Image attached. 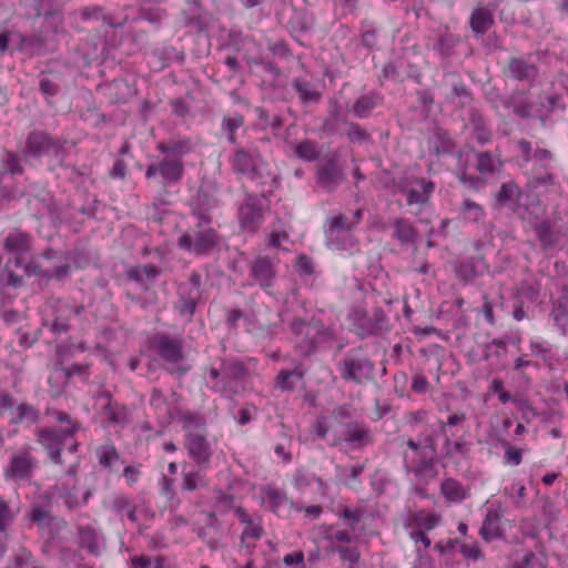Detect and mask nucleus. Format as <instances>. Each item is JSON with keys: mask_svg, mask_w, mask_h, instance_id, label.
Returning a JSON list of instances; mask_svg holds the SVG:
<instances>
[{"mask_svg": "<svg viewBox=\"0 0 568 568\" xmlns=\"http://www.w3.org/2000/svg\"><path fill=\"white\" fill-rule=\"evenodd\" d=\"M337 551L341 559L349 562L351 565L357 562L359 559V554L355 548H339Z\"/></svg>", "mask_w": 568, "mask_h": 568, "instance_id": "nucleus-59", "label": "nucleus"}, {"mask_svg": "<svg viewBox=\"0 0 568 568\" xmlns=\"http://www.w3.org/2000/svg\"><path fill=\"white\" fill-rule=\"evenodd\" d=\"M112 507L120 516H125L131 523H138L136 507L126 497H115Z\"/></svg>", "mask_w": 568, "mask_h": 568, "instance_id": "nucleus-31", "label": "nucleus"}, {"mask_svg": "<svg viewBox=\"0 0 568 568\" xmlns=\"http://www.w3.org/2000/svg\"><path fill=\"white\" fill-rule=\"evenodd\" d=\"M342 518L345 520L347 529H341L334 526L326 525H323L318 528L320 532L323 535L325 539H327L331 542V545H334L335 542H352V531L355 529V526L359 521L361 516L358 511H352L346 508L342 514Z\"/></svg>", "mask_w": 568, "mask_h": 568, "instance_id": "nucleus-8", "label": "nucleus"}, {"mask_svg": "<svg viewBox=\"0 0 568 568\" xmlns=\"http://www.w3.org/2000/svg\"><path fill=\"white\" fill-rule=\"evenodd\" d=\"M493 14L488 9L477 8L470 16V28L476 34L486 33L493 26Z\"/></svg>", "mask_w": 568, "mask_h": 568, "instance_id": "nucleus-24", "label": "nucleus"}, {"mask_svg": "<svg viewBox=\"0 0 568 568\" xmlns=\"http://www.w3.org/2000/svg\"><path fill=\"white\" fill-rule=\"evenodd\" d=\"M518 409L523 413V417L527 420L535 417L537 414L535 409L526 400H515Z\"/></svg>", "mask_w": 568, "mask_h": 568, "instance_id": "nucleus-61", "label": "nucleus"}, {"mask_svg": "<svg viewBox=\"0 0 568 568\" xmlns=\"http://www.w3.org/2000/svg\"><path fill=\"white\" fill-rule=\"evenodd\" d=\"M53 497L63 499L64 505L72 509L85 504L90 497V491L84 490L79 495L74 474L69 471L54 485Z\"/></svg>", "mask_w": 568, "mask_h": 568, "instance_id": "nucleus-4", "label": "nucleus"}, {"mask_svg": "<svg viewBox=\"0 0 568 568\" xmlns=\"http://www.w3.org/2000/svg\"><path fill=\"white\" fill-rule=\"evenodd\" d=\"M80 546L87 549L93 556H100L103 551L104 544L102 537L92 528L85 527L80 529Z\"/></svg>", "mask_w": 568, "mask_h": 568, "instance_id": "nucleus-20", "label": "nucleus"}, {"mask_svg": "<svg viewBox=\"0 0 568 568\" xmlns=\"http://www.w3.org/2000/svg\"><path fill=\"white\" fill-rule=\"evenodd\" d=\"M374 316H375V323L369 324V326L367 327V331L369 333H374L375 331L382 329L386 323V318L382 311H376Z\"/></svg>", "mask_w": 568, "mask_h": 568, "instance_id": "nucleus-62", "label": "nucleus"}, {"mask_svg": "<svg viewBox=\"0 0 568 568\" xmlns=\"http://www.w3.org/2000/svg\"><path fill=\"white\" fill-rule=\"evenodd\" d=\"M294 155L305 162H313L318 159L320 151L315 142L303 140L292 144Z\"/></svg>", "mask_w": 568, "mask_h": 568, "instance_id": "nucleus-25", "label": "nucleus"}, {"mask_svg": "<svg viewBox=\"0 0 568 568\" xmlns=\"http://www.w3.org/2000/svg\"><path fill=\"white\" fill-rule=\"evenodd\" d=\"M186 432L185 446L189 455L199 466H205L211 457V452L204 436V424L197 417L186 416L184 418Z\"/></svg>", "mask_w": 568, "mask_h": 568, "instance_id": "nucleus-3", "label": "nucleus"}, {"mask_svg": "<svg viewBox=\"0 0 568 568\" xmlns=\"http://www.w3.org/2000/svg\"><path fill=\"white\" fill-rule=\"evenodd\" d=\"M3 246L8 253L19 257L29 250V237L18 230L12 231L6 236Z\"/></svg>", "mask_w": 568, "mask_h": 568, "instance_id": "nucleus-21", "label": "nucleus"}, {"mask_svg": "<svg viewBox=\"0 0 568 568\" xmlns=\"http://www.w3.org/2000/svg\"><path fill=\"white\" fill-rule=\"evenodd\" d=\"M505 463L509 466H518L521 463V450L508 444H505Z\"/></svg>", "mask_w": 568, "mask_h": 568, "instance_id": "nucleus-49", "label": "nucleus"}, {"mask_svg": "<svg viewBox=\"0 0 568 568\" xmlns=\"http://www.w3.org/2000/svg\"><path fill=\"white\" fill-rule=\"evenodd\" d=\"M373 106L374 103L369 97H361L355 101L353 110L356 116L365 118L368 114V112L373 109Z\"/></svg>", "mask_w": 568, "mask_h": 568, "instance_id": "nucleus-46", "label": "nucleus"}, {"mask_svg": "<svg viewBox=\"0 0 568 568\" xmlns=\"http://www.w3.org/2000/svg\"><path fill=\"white\" fill-rule=\"evenodd\" d=\"M554 321L564 331L568 329V311L565 307H557L554 312Z\"/></svg>", "mask_w": 568, "mask_h": 568, "instance_id": "nucleus-55", "label": "nucleus"}, {"mask_svg": "<svg viewBox=\"0 0 568 568\" xmlns=\"http://www.w3.org/2000/svg\"><path fill=\"white\" fill-rule=\"evenodd\" d=\"M160 175L164 180V184L176 183L181 180L183 173V165L179 159H169L166 156L159 163Z\"/></svg>", "mask_w": 568, "mask_h": 568, "instance_id": "nucleus-22", "label": "nucleus"}, {"mask_svg": "<svg viewBox=\"0 0 568 568\" xmlns=\"http://www.w3.org/2000/svg\"><path fill=\"white\" fill-rule=\"evenodd\" d=\"M61 315L57 316L52 322V329L58 333L65 332L68 328V320L73 314V310L65 304H59Z\"/></svg>", "mask_w": 568, "mask_h": 568, "instance_id": "nucleus-39", "label": "nucleus"}, {"mask_svg": "<svg viewBox=\"0 0 568 568\" xmlns=\"http://www.w3.org/2000/svg\"><path fill=\"white\" fill-rule=\"evenodd\" d=\"M59 148L50 139V136L43 132H32L28 135L26 154L30 156H41L47 154H58Z\"/></svg>", "mask_w": 568, "mask_h": 568, "instance_id": "nucleus-11", "label": "nucleus"}, {"mask_svg": "<svg viewBox=\"0 0 568 568\" xmlns=\"http://www.w3.org/2000/svg\"><path fill=\"white\" fill-rule=\"evenodd\" d=\"M159 274V270L153 265H139L133 267L129 275L135 281H142L144 278H153Z\"/></svg>", "mask_w": 568, "mask_h": 568, "instance_id": "nucleus-44", "label": "nucleus"}, {"mask_svg": "<svg viewBox=\"0 0 568 568\" xmlns=\"http://www.w3.org/2000/svg\"><path fill=\"white\" fill-rule=\"evenodd\" d=\"M521 197L519 187L514 182L504 183L496 194V202L499 206L515 210Z\"/></svg>", "mask_w": 568, "mask_h": 568, "instance_id": "nucleus-18", "label": "nucleus"}, {"mask_svg": "<svg viewBox=\"0 0 568 568\" xmlns=\"http://www.w3.org/2000/svg\"><path fill=\"white\" fill-rule=\"evenodd\" d=\"M105 414L108 419L112 423L123 424L128 422V412L124 407L115 410L112 406H108Z\"/></svg>", "mask_w": 568, "mask_h": 568, "instance_id": "nucleus-53", "label": "nucleus"}, {"mask_svg": "<svg viewBox=\"0 0 568 568\" xmlns=\"http://www.w3.org/2000/svg\"><path fill=\"white\" fill-rule=\"evenodd\" d=\"M407 446L420 455V463L416 466L415 471L417 474L425 473L426 476L434 478L435 471L433 469L434 452L430 447H420L416 442L409 439Z\"/></svg>", "mask_w": 568, "mask_h": 568, "instance_id": "nucleus-19", "label": "nucleus"}, {"mask_svg": "<svg viewBox=\"0 0 568 568\" xmlns=\"http://www.w3.org/2000/svg\"><path fill=\"white\" fill-rule=\"evenodd\" d=\"M248 272L252 281L250 284L257 285L264 292L271 294L277 277L274 263L267 257L258 256L250 262Z\"/></svg>", "mask_w": 568, "mask_h": 568, "instance_id": "nucleus-5", "label": "nucleus"}, {"mask_svg": "<svg viewBox=\"0 0 568 568\" xmlns=\"http://www.w3.org/2000/svg\"><path fill=\"white\" fill-rule=\"evenodd\" d=\"M463 213L466 219L473 222H478L484 219L481 206L468 199L463 202Z\"/></svg>", "mask_w": 568, "mask_h": 568, "instance_id": "nucleus-42", "label": "nucleus"}, {"mask_svg": "<svg viewBox=\"0 0 568 568\" xmlns=\"http://www.w3.org/2000/svg\"><path fill=\"white\" fill-rule=\"evenodd\" d=\"M36 467L37 460L29 450H18L11 455L3 474L13 481L26 480L31 477Z\"/></svg>", "mask_w": 568, "mask_h": 568, "instance_id": "nucleus-6", "label": "nucleus"}, {"mask_svg": "<svg viewBox=\"0 0 568 568\" xmlns=\"http://www.w3.org/2000/svg\"><path fill=\"white\" fill-rule=\"evenodd\" d=\"M442 516L436 513H427L424 510L416 511L412 516L413 523L420 529L432 530L440 523Z\"/></svg>", "mask_w": 568, "mask_h": 568, "instance_id": "nucleus-29", "label": "nucleus"}, {"mask_svg": "<svg viewBox=\"0 0 568 568\" xmlns=\"http://www.w3.org/2000/svg\"><path fill=\"white\" fill-rule=\"evenodd\" d=\"M2 168L6 172L9 173H20L21 166L17 156L13 153L6 152L2 155Z\"/></svg>", "mask_w": 568, "mask_h": 568, "instance_id": "nucleus-51", "label": "nucleus"}, {"mask_svg": "<svg viewBox=\"0 0 568 568\" xmlns=\"http://www.w3.org/2000/svg\"><path fill=\"white\" fill-rule=\"evenodd\" d=\"M195 219V229H191L179 236V247L195 255L207 254L217 245L216 233L210 226V221L205 215L197 214Z\"/></svg>", "mask_w": 568, "mask_h": 568, "instance_id": "nucleus-1", "label": "nucleus"}, {"mask_svg": "<svg viewBox=\"0 0 568 568\" xmlns=\"http://www.w3.org/2000/svg\"><path fill=\"white\" fill-rule=\"evenodd\" d=\"M132 568H163L159 561H152L149 557L140 556L132 559Z\"/></svg>", "mask_w": 568, "mask_h": 568, "instance_id": "nucleus-57", "label": "nucleus"}, {"mask_svg": "<svg viewBox=\"0 0 568 568\" xmlns=\"http://www.w3.org/2000/svg\"><path fill=\"white\" fill-rule=\"evenodd\" d=\"M514 112L520 118H528L534 113L532 103L524 100L521 97L515 99Z\"/></svg>", "mask_w": 568, "mask_h": 568, "instance_id": "nucleus-48", "label": "nucleus"}, {"mask_svg": "<svg viewBox=\"0 0 568 568\" xmlns=\"http://www.w3.org/2000/svg\"><path fill=\"white\" fill-rule=\"evenodd\" d=\"M298 378H301V375L295 371H281L276 378V386L283 390H291L295 386L294 381Z\"/></svg>", "mask_w": 568, "mask_h": 568, "instance_id": "nucleus-41", "label": "nucleus"}, {"mask_svg": "<svg viewBox=\"0 0 568 568\" xmlns=\"http://www.w3.org/2000/svg\"><path fill=\"white\" fill-rule=\"evenodd\" d=\"M440 493L448 503H460L467 497V489L459 481L452 478L442 483Z\"/></svg>", "mask_w": 568, "mask_h": 568, "instance_id": "nucleus-23", "label": "nucleus"}, {"mask_svg": "<svg viewBox=\"0 0 568 568\" xmlns=\"http://www.w3.org/2000/svg\"><path fill=\"white\" fill-rule=\"evenodd\" d=\"M508 70L510 74L518 80H529L536 74L535 67L520 59H511L508 64Z\"/></svg>", "mask_w": 568, "mask_h": 568, "instance_id": "nucleus-28", "label": "nucleus"}, {"mask_svg": "<svg viewBox=\"0 0 568 568\" xmlns=\"http://www.w3.org/2000/svg\"><path fill=\"white\" fill-rule=\"evenodd\" d=\"M344 180L345 174L333 160L317 168L316 183L326 191L335 190Z\"/></svg>", "mask_w": 568, "mask_h": 568, "instance_id": "nucleus-10", "label": "nucleus"}, {"mask_svg": "<svg viewBox=\"0 0 568 568\" xmlns=\"http://www.w3.org/2000/svg\"><path fill=\"white\" fill-rule=\"evenodd\" d=\"M262 499L265 506L280 517L288 516L293 506L285 495L271 487L262 490Z\"/></svg>", "mask_w": 568, "mask_h": 568, "instance_id": "nucleus-14", "label": "nucleus"}, {"mask_svg": "<svg viewBox=\"0 0 568 568\" xmlns=\"http://www.w3.org/2000/svg\"><path fill=\"white\" fill-rule=\"evenodd\" d=\"M49 261V257L44 254L42 255L38 262H34L33 265H28L26 271L27 273L39 275L43 277H55L61 278L65 276L69 272L68 265H45V262Z\"/></svg>", "mask_w": 568, "mask_h": 568, "instance_id": "nucleus-15", "label": "nucleus"}, {"mask_svg": "<svg viewBox=\"0 0 568 568\" xmlns=\"http://www.w3.org/2000/svg\"><path fill=\"white\" fill-rule=\"evenodd\" d=\"M287 239L288 235L286 234L285 231L274 229L267 237V243L271 247L277 248L281 246L283 242L287 241Z\"/></svg>", "mask_w": 568, "mask_h": 568, "instance_id": "nucleus-54", "label": "nucleus"}, {"mask_svg": "<svg viewBox=\"0 0 568 568\" xmlns=\"http://www.w3.org/2000/svg\"><path fill=\"white\" fill-rule=\"evenodd\" d=\"M295 267L297 273L301 275H311L313 273L312 261L305 255L297 258Z\"/></svg>", "mask_w": 568, "mask_h": 568, "instance_id": "nucleus-56", "label": "nucleus"}, {"mask_svg": "<svg viewBox=\"0 0 568 568\" xmlns=\"http://www.w3.org/2000/svg\"><path fill=\"white\" fill-rule=\"evenodd\" d=\"M363 469H364L363 465H353L349 467L337 466L336 467V477L342 484H344L351 488H355L357 478L362 474Z\"/></svg>", "mask_w": 568, "mask_h": 568, "instance_id": "nucleus-27", "label": "nucleus"}, {"mask_svg": "<svg viewBox=\"0 0 568 568\" xmlns=\"http://www.w3.org/2000/svg\"><path fill=\"white\" fill-rule=\"evenodd\" d=\"M97 455L100 465L103 467H111L113 463L119 459V455L114 446L110 444L102 445L100 448H98Z\"/></svg>", "mask_w": 568, "mask_h": 568, "instance_id": "nucleus-38", "label": "nucleus"}, {"mask_svg": "<svg viewBox=\"0 0 568 568\" xmlns=\"http://www.w3.org/2000/svg\"><path fill=\"white\" fill-rule=\"evenodd\" d=\"M342 442L348 444L352 448H358L369 443V435L364 427L357 424H347L336 432L335 444L338 445Z\"/></svg>", "mask_w": 568, "mask_h": 568, "instance_id": "nucleus-12", "label": "nucleus"}, {"mask_svg": "<svg viewBox=\"0 0 568 568\" xmlns=\"http://www.w3.org/2000/svg\"><path fill=\"white\" fill-rule=\"evenodd\" d=\"M158 352L160 356L169 364L173 365L172 368H175L178 364L182 361L183 356L181 353L180 343L169 337L162 336L158 342ZM181 372H185L180 367H176Z\"/></svg>", "mask_w": 568, "mask_h": 568, "instance_id": "nucleus-16", "label": "nucleus"}, {"mask_svg": "<svg viewBox=\"0 0 568 568\" xmlns=\"http://www.w3.org/2000/svg\"><path fill=\"white\" fill-rule=\"evenodd\" d=\"M283 562L287 566L300 565L304 562V554L302 551H294L286 554L283 557Z\"/></svg>", "mask_w": 568, "mask_h": 568, "instance_id": "nucleus-60", "label": "nucleus"}, {"mask_svg": "<svg viewBox=\"0 0 568 568\" xmlns=\"http://www.w3.org/2000/svg\"><path fill=\"white\" fill-rule=\"evenodd\" d=\"M501 518L503 509L499 504L496 508L487 510L479 530V535L485 541H491L501 536Z\"/></svg>", "mask_w": 568, "mask_h": 568, "instance_id": "nucleus-13", "label": "nucleus"}, {"mask_svg": "<svg viewBox=\"0 0 568 568\" xmlns=\"http://www.w3.org/2000/svg\"><path fill=\"white\" fill-rule=\"evenodd\" d=\"M234 172L250 180L263 176L264 162L257 153L239 150L231 162Z\"/></svg>", "mask_w": 568, "mask_h": 568, "instance_id": "nucleus-7", "label": "nucleus"}, {"mask_svg": "<svg viewBox=\"0 0 568 568\" xmlns=\"http://www.w3.org/2000/svg\"><path fill=\"white\" fill-rule=\"evenodd\" d=\"M295 88L300 94V98L305 102L315 101L318 99V93L308 83L296 82Z\"/></svg>", "mask_w": 568, "mask_h": 568, "instance_id": "nucleus-47", "label": "nucleus"}, {"mask_svg": "<svg viewBox=\"0 0 568 568\" xmlns=\"http://www.w3.org/2000/svg\"><path fill=\"white\" fill-rule=\"evenodd\" d=\"M14 416L11 418V422L17 423H28L36 424L39 419V413L32 406L27 404H20L17 406L14 410Z\"/></svg>", "mask_w": 568, "mask_h": 568, "instance_id": "nucleus-33", "label": "nucleus"}, {"mask_svg": "<svg viewBox=\"0 0 568 568\" xmlns=\"http://www.w3.org/2000/svg\"><path fill=\"white\" fill-rule=\"evenodd\" d=\"M244 373L245 371L241 364H230L224 373V377L229 378V382L226 383L227 388L237 390V381L244 376Z\"/></svg>", "mask_w": 568, "mask_h": 568, "instance_id": "nucleus-43", "label": "nucleus"}, {"mask_svg": "<svg viewBox=\"0 0 568 568\" xmlns=\"http://www.w3.org/2000/svg\"><path fill=\"white\" fill-rule=\"evenodd\" d=\"M460 554L469 560H479L483 557L480 547L477 542L464 544L460 547Z\"/></svg>", "mask_w": 568, "mask_h": 568, "instance_id": "nucleus-50", "label": "nucleus"}, {"mask_svg": "<svg viewBox=\"0 0 568 568\" xmlns=\"http://www.w3.org/2000/svg\"><path fill=\"white\" fill-rule=\"evenodd\" d=\"M123 476L128 484L132 485L136 483L140 476V470L138 467L126 466L123 470Z\"/></svg>", "mask_w": 568, "mask_h": 568, "instance_id": "nucleus-64", "label": "nucleus"}, {"mask_svg": "<svg viewBox=\"0 0 568 568\" xmlns=\"http://www.w3.org/2000/svg\"><path fill=\"white\" fill-rule=\"evenodd\" d=\"M394 235L400 243L408 244L415 241L417 233L406 220L396 219L394 221Z\"/></svg>", "mask_w": 568, "mask_h": 568, "instance_id": "nucleus-30", "label": "nucleus"}, {"mask_svg": "<svg viewBox=\"0 0 568 568\" xmlns=\"http://www.w3.org/2000/svg\"><path fill=\"white\" fill-rule=\"evenodd\" d=\"M57 420L65 426L60 427L59 430L52 428H42L38 433V442L48 450L49 457L55 463H60L61 449L63 442L73 436L79 429V424L73 423L71 417L65 413H58Z\"/></svg>", "mask_w": 568, "mask_h": 568, "instance_id": "nucleus-2", "label": "nucleus"}, {"mask_svg": "<svg viewBox=\"0 0 568 568\" xmlns=\"http://www.w3.org/2000/svg\"><path fill=\"white\" fill-rule=\"evenodd\" d=\"M158 150L163 153V154H166V156H169V159H179L182 158L184 154L189 153L190 151V145L187 142H179V143H173V144H163V143H160L158 145Z\"/></svg>", "mask_w": 568, "mask_h": 568, "instance_id": "nucleus-35", "label": "nucleus"}, {"mask_svg": "<svg viewBox=\"0 0 568 568\" xmlns=\"http://www.w3.org/2000/svg\"><path fill=\"white\" fill-rule=\"evenodd\" d=\"M209 374H210V377L215 381V383L213 385L215 390H217V392H220L222 394H225V395H230V394H235L236 393V389L227 388V384H226V382H224V379L223 381L219 379L220 373H219L217 369L211 368Z\"/></svg>", "mask_w": 568, "mask_h": 568, "instance_id": "nucleus-52", "label": "nucleus"}, {"mask_svg": "<svg viewBox=\"0 0 568 568\" xmlns=\"http://www.w3.org/2000/svg\"><path fill=\"white\" fill-rule=\"evenodd\" d=\"M243 118L239 114H234L232 116L225 118L223 121V125L229 135V141L235 142V131L243 125Z\"/></svg>", "mask_w": 568, "mask_h": 568, "instance_id": "nucleus-45", "label": "nucleus"}, {"mask_svg": "<svg viewBox=\"0 0 568 568\" xmlns=\"http://www.w3.org/2000/svg\"><path fill=\"white\" fill-rule=\"evenodd\" d=\"M150 404L153 406L162 416L172 417L173 409L168 404L166 398L161 390L154 389L151 394Z\"/></svg>", "mask_w": 568, "mask_h": 568, "instance_id": "nucleus-37", "label": "nucleus"}, {"mask_svg": "<svg viewBox=\"0 0 568 568\" xmlns=\"http://www.w3.org/2000/svg\"><path fill=\"white\" fill-rule=\"evenodd\" d=\"M205 485L204 478L199 471H190L183 475L182 490L193 491Z\"/></svg>", "mask_w": 568, "mask_h": 568, "instance_id": "nucleus-40", "label": "nucleus"}, {"mask_svg": "<svg viewBox=\"0 0 568 568\" xmlns=\"http://www.w3.org/2000/svg\"><path fill=\"white\" fill-rule=\"evenodd\" d=\"M418 186H419V190L410 189L407 192L408 204H422L427 201L428 195L433 190V185L430 183L420 181V182H418Z\"/></svg>", "mask_w": 568, "mask_h": 568, "instance_id": "nucleus-34", "label": "nucleus"}, {"mask_svg": "<svg viewBox=\"0 0 568 568\" xmlns=\"http://www.w3.org/2000/svg\"><path fill=\"white\" fill-rule=\"evenodd\" d=\"M240 222L244 229L251 231L255 230L262 222V211L252 199H248L240 207Z\"/></svg>", "mask_w": 568, "mask_h": 568, "instance_id": "nucleus-17", "label": "nucleus"}, {"mask_svg": "<svg viewBox=\"0 0 568 568\" xmlns=\"http://www.w3.org/2000/svg\"><path fill=\"white\" fill-rule=\"evenodd\" d=\"M476 168L481 174H493L501 170L503 163L498 156L486 152L477 155Z\"/></svg>", "mask_w": 568, "mask_h": 568, "instance_id": "nucleus-26", "label": "nucleus"}, {"mask_svg": "<svg viewBox=\"0 0 568 568\" xmlns=\"http://www.w3.org/2000/svg\"><path fill=\"white\" fill-rule=\"evenodd\" d=\"M69 379V373L65 372V369L63 368H55L53 369V372L51 373V375L49 376V385H50V394L52 397H58L67 382Z\"/></svg>", "mask_w": 568, "mask_h": 568, "instance_id": "nucleus-32", "label": "nucleus"}, {"mask_svg": "<svg viewBox=\"0 0 568 568\" xmlns=\"http://www.w3.org/2000/svg\"><path fill=\"white\" fill-rule=\"evenodd\" d=\"M549 348L546 343L540 341H531L530 342V352L536 356H545L548 353Z\"/></svg>", "mask_w": 568, "mask_h": 568, "instance_id": "nucleus-63", "label": "nucleus"}, {"mask_svg": "<svg viewBox=\"0 0 568 568\" xmlns=\"http://www.w3.org/2000/svg\"><path fill=\"white\" fill-rule=\"evenodd\" d=\"M262 527L256 523H251L246 525L243 529L242 537L243 538H251V539H258L262 536Z\"/></svg>", "mask_w": 568, "mask_h": 568, "instance_id": "nucleus-58", "label": "nucleus"}, {"mask_svg": "<svg viewBox=\"0 0 568 568\" xmlns=\"http://www.w3.org/2000/svg\"><path fill=\"white\" fill-rule=\"evenodd\" d=\"M18 509L10 508L8 503L0 497V532L6 531L13 523Z\"/></svg>", "mask_w": 568, "mask_h": 568, "instance_id": "nucleus-36", "label": "nucleus"}, {"mask_svg": "<svg viewBox=\"0 0 568 568\" xmlns=\"http://www.w3.org/2000/svg\"><path fill=\"white\" fill-rule=\"evenodd\" d=\"M338 367L344 379L356 383L368 379L373 373V365L364 357H346Z\"/></svg>", "mask_w": 568, "mask_h": 568, "instance_id": "nucleus-9", "label": "nucleus"}]
</instances>
